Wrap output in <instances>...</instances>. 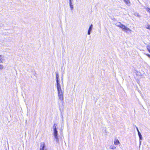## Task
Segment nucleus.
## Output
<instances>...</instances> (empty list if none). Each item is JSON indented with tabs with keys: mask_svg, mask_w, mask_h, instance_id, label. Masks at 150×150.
Here are the masks:
<instances>
[{
	"mask_svg": "<svg viewBox=\"0 0 150 150\" xmlns=\"http://www.w3.org/2000/svg\"><path fill=\"white\" fill-rule=\"evenodd\" d=\"M114 143L115 145H117L119 144H120V142L117 139L116 140L114 141Z\"/></svg>",
	"mask_w": 150,
	"mask_h": 150,
	"instance_id": "obj_9",
	"label": "nucleus"
},
{
	"mask_svg": "<svg viewBox=\"0 0 150 150\" xmlns=\"http://www.w3.org/2000/svg\"><path fill=\"white\" fill-rule=\"evenodd\" d=\"M138 132V135L139 136L141 134V133L139 131Z\"/></svg>",
	"mask_w": 150,
	"mask_h": 150,
	"instance_id": "obj_19",
	"label": "nucleus"
},
{
	"mask_svg": "<svg viewBox=\"0 0 150 150\" xmlns=\"http://www.w3.org/2000/svg\"><path fill=\"white\" fill-rule=\"evenodd\" d=\"M53 130L57 129L55 124H54L53 126Z\"/></svg>",
	"mask_w": 150,
	"mask_h": 150,
	"instance_id": "obj_15",
	"label": "nucleus"
},
{
	"mask_svg": "<svg viewBox=\"0 0 150 150\" xmlns=\"http://www.w3.org/2000/svg\"><path fill=\"white\" fill-rule=\"evenodd\" d=\"M123 24L121 23L120 22H117L115 23V25L121 28V27L123 25Z\"/></svg>",
	"mask_w": 150,
	"mask_h": 150,
	"instance_id": "obj_7",
	"label": "nucleus"
},
{
	"mask_svg": "<svg viewBox=\"0 0 150 150\" xmlns=\"http://www.w3.org/2000/svg\"><path fill=\"white\" fill-rule=\"evenodd\" d=\"M93 28V25L91 24L90 26L88 31V34L90 35L91 34V30H92Z\"/></svg>",
	"mask_w": 150,
	"mask_h": 150,
	"instance_id": "obj_5",
	"label": "nucleus"
},
{
	"mask_svg": "<svg viewBox=\"0 0 150 150\" xmlns=\"http://www.w3.org/2000/svg\"><path fill=\"white\" fill-rule=\"evenodd\" d=\"M125 4L128 6H130L131 5V2L129 0H123Z\"/></svg>",
	"mask_w": 150,
	"mask_h": 150,
	"instance_id": "obj_6",
	"label": "nucleus"
},
{
	"mask_svg": "<svg viewBox=\"0 0 150 150\" xmlns=\"http://www.w3.org/2000/svg\"><path fill=\"white\" fill-rule=\"evenodd\" d=\"M61 80H62V83L61 84V88H62H62H64L63 83V78H62Z\"/></svg>",
	"mask_w": 150,
	"mask_h": 150,
	"instance_id": "obj_13",
	"label": "nucleus"
},
{
	"mask_svg": "<svg viewBox=\"0 0 150 150\" xmlns=\"http://www.w3.org/2000/svg\"><path fill=\"white\" fill-rule=\"evenodd\" d=\"M4 68V67L3 65L0 64V69H3Z\"/></svg>",
	"mask_w": 150,
	"mask_h": 150,
	"instance_id": "obj_16",
	"label": "nucleus"
},
{
	"mask_svg": "<svg viewBox=\"0 0 150 150\" xmlns=\"http://www.w3.org/2000/svg\"><path fill=\"white\" fill-rule=\"evenodd\" d=\"M69 1H72V0H69Z\"/></svg>",
	"mask_w": 150,
	"mask_h": 150,
	"instance_id": "obj_23",
	"label": "nucleus"
},
{
	"mask_svg": "<svg viewBox=\"0 0 150 150\" xmlns=\"http://www.w3.org/2000/svg\"><path fill=\"white\" fill-rule=\"evenodd\" d=\"M110 148L112 149H114L116 148V147L113 145H111L110 146Z\"/></svg>",
	"mask_w": 150,
	"mask_h": 150,
	"instance_id": "obj_10",
	"label": "nucleus"
},
{
	"mask_svg": "<svg viewBox=\"0 0 150 150\" xmlns=\"http://www.w3.org/2000/svg\"><path fill=\"white\" fill-rule=\"evenodd\" d=\"M53 134L56 142L58 144H59V139L58 136V131L57 129L53 130Z\"/></svg>",
	"mask_w": 150,
	"mask_h": 150,
	"instance_id": "obj_2",
	"label": "nucleus"
},
{
	"mask_svg": "<svg viewBox=\"0 0 150 150\" xmlns=\"http://www.w3.org/2000/svg\"><path fill=\"white\" fill-rule=\"evenodd\" d=\"M146 28L147 29L149 30H150V25L149 24L147 25L146 26Z\"/></svg>",
	"mask_w": 150,
	"mask_h": 150,
	"instance_id": "obj_12",
	"label": "nucleus"
},
{
	"mask_svg": "<svg viewBox=\"0 0 150 150\" xmlns=\"http://www.w3.org/2000/svg\"><path fill=\"white\" fill-rule=\"evenodd\" d=\"M135 16H137L138 17H139L140 16L139 13H137L136 15H135Z\"/></svg>",
	"mask_w": 150,
	"mask_h": 150,
	"instance_id": "obj_18",
	"label": "nucleus"
},
{
	"mask_svg": "<svg viewBox=\"0 0 150 150\" xmlns=\"http://www.w3.org/2000/svg\"><path fill=\"white\" fill-rule=\"evenodd\" d=\"M136 129H137V132H139V129H138V128L137 127H136Z\"/></svg>",
	"mask_w": 150,
	"mask_h": 150,
	"instance_id": "obj_20",
	"label": "nucleus"
},
{
	"mask_svg": "<svg viewBox=\"0 0 150 150\" xmlns=\"http://www.w3.org/2000/svg\"><path fill=\"white\" fill-rule=\"evenodd\" d=\"M139 136V140H142V135L141 134V135H140Z\"/></svg>",
	"mask_w": 150,
	"mask_h": 150,
	"instance_id": "obj_17",
	"label": "nucleus"
},
{
	"mask_svg": "<svg viewBox=\"0 0 150 150\" xmlns=\"http://www.w3.org/2000/svg\"><path fill=\"white\" fill-rule=\"evenodd\" d=\"M146 10L150 13V8L148 7H146L145 8Z\"/></svg>",
	"mask_w": 150,
	"mask_h": 150,
	"instance_id": "obj_11",
	"label": "nucleus"
},
{
	"mask_svg": "<svg viewBox=\"0 0 150 150\" xmlns=\"http://www.w3.org/2000/svg\"><path fill=\"white\" fill-rule=\"evenodd\" d=\"M147 56H148L150 58V54H147Z\"/></svg>",
	"mask_w": 150,
	"mask_h": 150,
	"instance_id": "obj_21",
	"label": "nucleus"
},
{
	"mask_svg": "<svg viewBox=\"0 0 150 150\" xmlns=\"http://www.w3.org/2000/svg\"><path fill=\"white\" fill-rule=\"evenodd\" d=\"M139 143H140V144H141V140H140L139 141Z\"/></svg>",
	"mask_w": 150,
	"mask_h": 150,
	"instance_id": "obj_22",
	"label": "nucleus"
},
{
	"mask_svg": "<svg viewBox=\"0 0 150 150\" xmlns=\"http://www.w3.org/2000/svg\"><path fill=\"white\" fill-rule=\"evenodd\" d=\"M147 48L149 51L150 52V45L147 46Z\"/></svg>",
	"mask_w": 150,
	"mask_h": 150,
	"instance_id": "obj_14",
	"label": "nucleus"
},
{
	"mask_svg": "<svg viewBox=\"0 0 150 150\" xmlns=\"http://www.w3.org/2000/svg\"><path fill=\"white\" fill-rule=\"evenodd\" d=\"M45 144L44 142H41L40 144V150H44L45 147Z\"/></svg>",
	"mask_w": 150,
	"mask_h": 150,
	"instance_id": "obj_4",
	"label": "nucleus"
},
{
	"mask_svg": "<svg viewBox=\"0 0 150 150\" xmlns=\"http://www.w3.org/2000/svg\"><path fill=\"white\" fill-rule=\"evenodd\" d=\"M121 28L123 31L126 33H127L128 31H129L130 33H131L132 31L129 28L127 27L123 24L122 26L121 27Z\"/></svg>",
	"mask_w": 150,
	"mask_h": 150,
	"instance_id": "obj_3",
	"label": "nucleus"
},
{
	"mask_svg": "<svg viewBox=\"0 0 150 150\" xmlns=\"http://www.w3.org/2000/svg\"><path fill=\"white\" fill-rule=\"evenodd\" d=\"M69 5L71 10H72L74 8L72 1H69Z\"/></svg>",
	"mask_w": 150,
	"mask_h": 150,
	"instance_id": "obj_8",
	"label": "nucleus"
},
{
	"mask_svg": "<svg viewBox=\"0 0 150 150\" xmlns=\"http://www.w3.org/2000/svg\"><path fill=\"white\" fill-rule=\"evenodd\" d=\"M56 79V87L57 91L58 96L59 99L61 100H63L64 99L63 93L64 88H61V85L60 83L59 76L58 72H55Z\"/></svg>",
	"mask_w": 150,
	"mask_h": 150,
	"instance_id": "obj_1",
	"label": "nucleus"
}]
</instances>
